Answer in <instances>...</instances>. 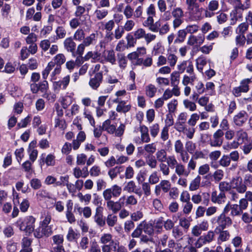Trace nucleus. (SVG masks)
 <instances>
[{
  "label": "nucleus",
  "mask_w": 252,
  "mask_h": 252,
  "mask_svg": "<svg viewBox=\"0 0 252 252\" xmlns=\"http://www.w3.org/2000/svg\"><path fill=\"white\" fill-rule=\"evenodd\" d=\"M229 206L231 207V206H226L222 213L212 219V223L217 225L215 231L223 230L231 225V219L224 214L229 211Z\"/></svg>",
  "instance_id": "obj_1"
},
{
  "label": "nucleus",
  "mask_w": 252,
  "mask_h": 252,
  "mask_svg": "<svg viewBox=\"0 0 252 252\" xmlns=\"http://www.w3.org/2000/svg\"><path fill=\"white\" fill-rule=\"evenodd\" d=\"M66 61V58L63 54L60 53L56 55L52 59V61L48 63L45 68L42 72V77L44 79H46L51 72L55 65L61 66Z\"/></svg>",
  "instance_id": "obj_2"
},
{
  "label": "nucleus",
  "mask_w": 252,
  "mask_h": 252,
  "mask_svg": "<svg viewBox=\"0 0 252 252\" xmlns=\"http://www.w3.org/2000/svg\"><path fill=\"white\" fill-rule=\"evenodd\" d=\"M196 167V161L193 158H191L187 164L186 168L185 165L182 163L179 162L175 168V173L180 177H188L191 171L194 170Z\"/></svg>",
  "instance_id": "obj_3"
},
{
  "label": "nucleus",
  "mask_w": 252,
  "mask_h": 252,
  "mask_svg": "<svg viewBox=\"0 0 252 252\" xmlns=\"http://www.w3.org/2000/svg\"><path fill=\"white\" fill-rule=\"evenodd\" d=\"M35 219L32 216H28L23 219H19L16 222V225L21 231L27 233H32L34 228Z\"/></svg>",
  "instance_id": "obj_4"
},
{
  "label": "nucleus",
  "mask_w": 252,
  "mask_h": 252,
  "mask_svg": "<svg viewBox=\"0 0 252 252\" xmlns=\"http://www.w3.org/2000/svg\"><path fill=\"white\" fill-rule=\"evenodd\" d=\"M252 82V77L251 78H245L242 79L240 85L238 87H235L232 90V94L235 97H239L242 93H247L250 90V84Z\"/></svg>",
  "instance_id": "obj_5"
},
{
  "label": "nucleus",
  "mask_w": 252,
  "mask_h": 252,
  "mask_svg": "<svg viewBox=\"0 0 252 252\" xmlns=\"http://www.w3.org/2000/svg\"><path fill=\"white\" fill-rule=\"evenodd\" d=\"M132 34L137 40L144 39L147 44L154 41L157 37L156 34L150 32H147L145 30L142 28H139L136 29L132 32Z\"/></svg>",
  "instance_id": "obj_6"
},
{
  "label": "nucleus",
  "mask_w": 252,
  "mask_h": 252,
  "mask_svg": "<svg viewBox=\"0 0 252 252\" xmlns=\"http://www.w3.org/2000/svg\"><path fill=\"white\" fill-rule=\"evenodd\" d=\"M143 13V8L139 6L134 10V9L129 4H127L123 10V14L126 19L139 18Z\"/></svg>",
  "instance_id": "obj_7"
},
{
  "label": "nucleus",
  "mask_w": 252,
  "mask_h": 252,
  "mask_svg": "<svg viewBox=\"0 0 252 252\" xmlns=\"http://www.w3.org/2000/svg\"><path fill=\"white\" fill-rule=\"evenodd\" d=\"M171 14L174 18L172 22L173 28L176 29L184 22V12L181 7H177L173 8Z\"/></svg>",
  "instance_id": "obj_8"
},
{
  "label": "nucleus",
  "mask_w": 252,
  "mask_h": 252,
  "mask_svg": "<svg viewBox=\"0 0 252 252\" xmlns=\"http://www.w3.org/2000/svg\"><path fill=\"white\" fill-rule=\"evenodd\" d=\"M203 8L198 5L194 7L187 10L189 19L190 21H199L203 19Z\"/></svg>",
  "instance_id": "obj_9"
},
{
  "label": "nucleus",
  "mask_w": 252,
  "mask_h": 252,
  "mask_svg": "<svg viewBox=\"0 0 252 252\" xmlns=\"http://www.w3.org/2000/svg\"><path fill=\"white\" fill-rule=\"evenodd\" d=\"M53 225H39L34 231L33 234L37 238L48 237L53 234Z\"/></svg>",
  "instance_id": "obj_10"
},
{
  "label": "nucleus",
  "mask_w": 252,
  "mask_h": 252,
  "mask_svg": "<svg viewBox=\"0 0 252 252\" xmlns=\"http://www.w3.org/2000/svg\"><path fill=\"white\" fill-rule=\"evenodd\" d=\"M235 136L236 140L230 143V147L231 148H237L240 144L247 141L248 138L247 132L243 129L237 130L236 132Z\"/></svg>",
  "instance_id": "obj_11"
},
{
  "label": "nucleus",
  "mask_w": 252,
  "mask_h": 252,
  "mask_svg": "<svg viewBox=\"0 0 252 252\" xmlns=\"http://www.w3.org/2000/svg\"><path fill=\"white\" fill-rule=\"evenodd\" d=\"M70 81L69 75H66L61 80L55 81L53 84V89L55 92L59 93L61 90H65L67 88Z\"/></svg>",
  "instance_id": "obj_12"
},
{
  "label": "nucleus",
  "mask_w": 252,
  "mask_h": 252,
  "mask_svg": "<svg viewBox=\"0 0 252 252\" xmlns=\"http://www.w3.org/2000/svg\"><path fill=\"white\" fill-rule=\"evenodd\" d=\"M215 238V232L209 231L206 234L199 237L194 245L196 248H201L203 245L212 242Z\"/></svg>",
  "instance_id": "obj_13"
},
{
  "label": "nucleus",
  "mask_w": 252,
  "mask_h": 252,
  "mask_svg": "<svg viewBox=\"0 0 252 252\" xmlns=\"http://www.w3.org/2000/svg\"><path fill=\"white\" fill-rule=\"evenodd\" d=\"M177 69L181 73L185 71L189 74H194V67L192 62L190 60L183 61L177 65Z\"/></svg>",
  "instance_id": "obj_14"
},
{
  "label": "nucleus",
  "mask_w": 252,
  "mask_h": 252,
  "mask_svg": "<svg viewBox=\"0 0 252 252\" xmlns=\"http://www.w3.org/2000/svg\"><path fill=\"white\" fill-rule=\"evenodd\" d=\"M103 80V74L102 72L95 73L94 76L92 77L89 81V84L91 88L94 90H97L100 86Z\"/></svg>",
  "instance_id": "obj_15"
},
{
  "label": "nucleus",
  "mask_w": 252,
  "mask_h": 252,
  "mask_svg": "<svg viewBox=\"0 0 252 252\" xmlns=\"http://www.w3.org/2000/svg\"><path fill=\"white\" fill-rule=\"evenodd\" d=\"M232 187L240 193L245 192L247 189L243 183V179L240 177L234 178L232 180Z\"/></svg>",
  "instance_id": "obj_16"
},
{
  "label": "nucleus",
  "mask_w": 252,
  "mask_h": 252,
  "mask_svg": "<svg viewBox=\"0 0 252 252\" xmlns=\"http://www.w3.org/2000/svg\"><path fill=\"white\" fill-rule=\"evenodd\" d=\"M205 40L203 34H198L197 35H190L188 39L187 44L190 46H200Z\"/></svg>",
  "instance_id": "obj_17"
},
{
  "label": "nucleus",
  "mask_w": 252,
  "mask_h": 252,
  "mask_svg": "<svg viewBox=\"0 0 252 252\" xmlns=\"http://www.w3.org/2000/svg\"><path fill=\"white\" fill-rule=\"evenodd\" d=\"M248 118V115L247 113L244 111H242L234 115L233 118V122L235 125L238 126H242L246 123Z\"/></svg>",
  "instance_id": "obj_18"
},
{
  "label": "nucleus",
  "mask_w": 252,
  "mask_h": 252,
  "mask_svg": "<svg viewBox=\"0 0 252 252\" xmlns=\"http://www.w3.org/2000/svg\"><path fill=\"white\" fill-rule=\"evenodd\" d=\"M210 195L208 193L202 192L201 194H195L192 196L191 200L195 204H199L201 202L203 204H208L209 201Z\"/></svg>",
  "instance_id": "obj_19"
},
{
  "label": "nucleus",
  "mask_w": 252,
  "mask_h": 252,
  "mask_svg": "<svg viewBox=\"0 0 252 252\" xmlns=\"http://www.w3.org/2000/svg\"><path fill=\"white\" fill-rule=\"evenodd\" d=\"M79 131L76 136V138L72 141V149L75 151L79 148L81 144L84 142L86 139L85 132L82 130Z\"/></svg>",
  "instance_id": "obj_20"
},
{
  "label": "nucleus",
  "mask_w": 252,
  "mask_h": 252,
  "mask_svg": "<svg viewBox=\"0 0 252 252\" xmlns=\"http://www.w3.org/2000/svg\"><path fill=\"white\" fill-rule=\"evenodd\" d=\"M224 133L221 129L217 130L213 134V140L210 141V145L212 147H220L222 144L221 137Z\"/></svg>",
  "instance_id": "obj_21"
},
{
  "label": "nucleus",
  "mask_w": 252,
  "mask_h": 252,
  "mask_svg": "<svg viewBox=\"0 0 252 252\" xmlns=\"http://www.w3.org/2000/svg\"><path fill=\"white\" fill-rule=\"evenodd\" d=\"M244 10L233 9L230 12V23L231 25H235L237 21L242 20Z\"/></svg>",
  "instance_id": "obj_22"
},
{
  "label": "nucleus",
  "mask_w": 252,
  "mask_h": 252,
  "mask_svg": "<svg viewBox=\"0 0 252 252\" xmlns=\"http://www.w3.org/2000/svg\"><path fill=\"white\" fill-rule=\"evenodd\" d=\"M226 196L224 192L218 193L217 191H214L211 194V201L213 203L222 204L225 202Z\"/></svg>",
  "instance_id": "obj_23"
},
{
  "label": "nucleus",
  "mask_w": 252,
  "mask_h": 252,
  "mask_svg": "<svg viewBox=\"0 0 252 252\" xmlns=\"http://www.w3.org/2000/svg\"><path fill=\"white\" fill-rule=\"evenodd\" d=\"M154 20L153 17L148 16L147 19L143 22V25L147 28L150 31L153 32H158V27L157 25V23L156 24H154Z\"/></svg>",
  "instance_id": "obj_24"
},
{
  "label": "nucleus",
  "mask_w": 252,
  "mask_h": 252,
  "mask_svg": "<svg viewBox=\"0 0 252 252\" xmlns=\"http://www.w3.org/2000/svg\"><path fill=\"white\" fill-rule=\"evenodd\" d=\"M103 208L99 206L96 209V213L94 216V220L99 226H103L105 224V220L102 214Z\"/></svg>",
  "instance_id": "obj_25"
},
{
  "label": "nucleus",
  "mask_w": 252,
  "mask_h": 252,
  "mask_svg": "<svg viewBox=\"0 0 252 252\" xmlns=\"http://www.w3.org/2000/svg\"><path fill=\"white\" fill-rule=\"evenodd\" d=\"M131 109V105L128 101L122 100L116 106V111L121 113L126 114L129 112Z\"/></svg>",
  "instance_id": "obj_26"
},
{
  "label": "nucleus",
  "mask_w": 252,
  "mask_h": 252,
  "mask_svg": "<svg viewBox=\"0 0 252 252\" xmlns=\"http://www.w3.org/2000/svg\"><path fill=\"white\" fill-rule=\"evenodd\" d=\"M139 130L141 133V141L142 143H148L151 141V138L149 134V129L145 125L140 126Z\"/></svg>",
  "instance_id": "obj_27"
},
{
  "label": "nucleus",
  "mask_w": 252,
  "mask_h": 252,
  "mask_svg": "<svg viewBox=\"0 0 252 252\" xmlns=\"http://www.w3.org/2000/svg\"><path fill=\"white\" fill-rule=\"evenodd\" d=\"M72 37L66 38L64 42L63 45L65 49L69 52L73 53L75 50L76 43Z\"/></svg>",
  "instance_id": "obj_28"
},
{
  "label": "nucleus",
  "mask_w": 252,
  "mask_h": 252,
  "mask_svg": "<svg viewBox=\"0 0 252 252\" xmlns=\"http://www.w3.org/2000/svg\"><path fill=\"white\" fill-rule=\"evenodd\" d=\"M108 14V10L100 7H97L94 11V15L95 18L98 20H101L104 19Z\"/></svg>",
  "instance_id": "obj_29"
},
{
  "label": "nucleus",
  "mask_w": 252,
  "mask_h": 252,
  "mask_svg": "<svg viewBox=\"0 0 252 252\" xmlns=\"http://www.w3.org/2000/svg\"><path fill=\"white\" fill-rule=\"evenodd\" d=\"M124 171V166L122 165L116 166L109 169L108 174L111 180H113L117 176Z\"/></svg>",
  "instance_id": "obj_30"
},
{
  "label": "nucleus",
  "mask_w": 252,
  "mask_h": 252,
  "mask_svg": "<svg viewBox=\"0 0 252 252\" xmlns=\"http://www.w3.org/2000/svg\"><path fill=\"white\" fill-rule=\"evenodd\" d=\"M167 52V62L170 67H174L177 62L178 58L175 54L171 52V48H168Z\"/></svg>",
  "instance_id": "obj_31"
},
{
  "label": "nucleus",
  "mask_w": 252,
  "mask_h": 252,
  "mask_svg": "<svg viewBox=\"0 0 252 252\" xmlns=\"http://www.w3.org/2000/svg\"><path fill=\"white\" fill-rule=\"evenodd\" d=\"M153 64V59L151 57L147 56L145 59L141 58L138 59L136 62L134 63V65L141 66L143 65L144 67H150Z\"/></svg>",
  "instance_id": "obj_32"
},
{
  "label": "nucleus",
  "mask_w": 252,
  "mask_h": 252,
  "mask_svg": "<svg viewBox=\"0 0 252 252\" xmlns=\"http://www.w3.org/2000/svg\"><path fill=\"white\" fill-rule=\"evenodd\" d=\"M104 61L114 65L116 63L115 52L113 50H107L104 53Z\"/></svg>",
  "instance_id": "obj_33"
},
{
  "label": "nucleus",
  "mask_w": 252,
  "mask_h": 252,
  "mask_svg": "<svg viewBox=\"0 0 252 252\" xmlns=\"http://www.w3.org/2000/svg\"><path fill=\"white\" fill-rule=\"evenodd\" d=\"M97 36L98 33L97 32L92 33L86 37H85L83 42L85 44V45L87 47L94 44L96 42Z\"/></svg>",
  "instance_id": "obj_34"
},
{
  "label": "nucleus",
  "mask_w": 252,
  "mask_h": 252,
  "mask_svg": "<svg viewBox=\"0 0 252 252\" xmlns=\"http://www.w3.org/2000/svg\"><path fill=\"white\" fill-rule=\"evenodd\" d=\"M195 64L197 69L202 73L203 67L207 64L206 58L203 55L200 56L195 60Z\"/></svg>",
  "instance_id": "obj_35"
},
{
  "label": "nucleus",
  "mask_w": 252,
  "mask_h": 252,
  "mask_svg": "<svg viewBox=\"0 0 252 252\" xmlns=\"http://www.w3.org/2000/svg\"><path fill=\"white\" fill-rule=\"evenodd\" d=\"M215 232L220 234L217 240L218 244H220L222 242L228 240L230 238V235L227 230H223L221 231H215Z\"/></svg>",
  "instance_id": "obj_36"
},
{
  "label": "nucleus",
  "mask_w": 252,
  "mask_h": 252,
  "mask_svg": "<svg viewBox=\"0 0 252 252\" xmlns=\"http://www.w3.org/2000/svg\"><path fill=\"white\" fill-rule=\"evenodd\" d=\"M100 243L103 245H114V241L112 239V236L110 234L106 233L103 234L100 238Z\"/></svg>",
  "instance_id": "obj_37"
},
{
  "label": "nucleus",
  "mask_w": 252,
  "mask_h": 252,
  "mask_svg": "<svg viewBox=\"0 0 252 252\" xmlns=\"http://www.w3.org/2000/svg\"><path fill=\"white\" fill-rule=\"evenodd\" d=\"M117 61L120 69L122 70H124L127 64V61L125 55L122 53L118 54Z\"/></svg>",
  "instance_id": "obj_38"
},
{
  "label": "nucleus",
  "mask_w": 252,
  "mask_h": 252,
  "mask_svg": "<svg viewBox=\"0 0 252 252\" xmlns=\"http://www.w3.org/2000/svg\"><path fill=\"white\" fill-rule=\"evenodd\" d=\"M73 175L76 178H79L81 177L85 178L86 177L89 173L87 172V168L84 167L82 170L79 167H76L73 169Z\"/></svg>",
  "instance_id": "obj_39"
},
{
  "label": "nucleus",
  "mask_w": 252,
  "mask_h": 252,
  "mask_svg": "<svg viewBox=\"0 0 252 252\" xmlns=\"http://www.w3.org/2000/svg\"><path fill=\"white\" fill-rule=\"evenodd\" d=\"M172 235L176 241L179 242L183 239L184 233L178 226H176L172 229Z\"/></svg>",
  "instance_id": "obj_40"
},
{
  "label": "nucleus",
  "mask_w": 252,
  "mask_h": 252,
  "mask_svg": "<svg viewBox=\"0 0 252 252\" xmlns=\"http://www.w3.org/2000/svg\"><path fill=\"white\" fill-rule=\"evenodd\" d=\"M100 56V54L97 52L89 51L85 55L83 58L86 61H88L91 59L93 60V62H95L99 60Z\"/></svg>",
  "instance_id": "obj_41"
},
{
  "label": "nucleus",
  "mask_w": 252,
  "mask_h": 252,
  "mask_svg": "<svg viewBox=\"0 0 252 252\" xmlns=\"http://www.w3.org/2000/svg\"><path fill=\"white\" fill-rule=\"evenodd\" d=\"M145 94L148 97L152 98L157 93V88L154 85L150 84L145 87Z\"/></svg>",
  "instance_id": "obj_42"
},
{
  "label": "nucleus",
  "mask_w": 252,
  "mask_h": 252,
  "mask_svg": "<svg viewBox=\"0 0 252 252\" xmlns=\"http://www.w3.org/2000/svg\"><path fill=\"white\" fill-rule=\"evenodd\" d=\"M143 151L148 154L147 156L153 155L157 151L155 143L146 144L143 146Z\"/></svg>",
  "instance_id": "obj_43"
},
{
  "label": "nucleus",
  "mask_w": 252,
  "mask_h": 252,
  "mask_svg": "<svg viewBox=\"0 0 252 252\" xmlns=\"http://www.w3.org/2000/svg\"><path fill=\"white\" fill-rule=\"evenodd\" d=\"M104 130L107 131L110 134H115L116 131V126L111 124V121L109 119L105 121L102 123Z\"/></svg>",
  "instance_id": "obj_44"
},
{
  "label": "nucleus",
  "mask_w": 252,
  "mask_h": 252,
  "mask_svg": "<svg viewBox=\"0 0 252 252\" xmlns=\"http://www.w3.org/2000/svg\"><path fill=\"white\" fill-rule=\"evenodd\" d=\"M200 181L201 177L199 175L197 176L191 181L189 186V189L190 191L196 190L200 187Z\"/></svg>",
  "instance_id": "obj_45"
},
{
  "label": "nucleus",
  "mask_w": 252,
  "mask_h": 252,
  "mask_svg": "<svg viewBox=\"0 0 252 252\" xmlns=\"http://www.w3.org/2000/svg\"><path fill=\"white\" fill-rule=\"evenodd\" d=\"M136 23L132 19H126L124 25L122 26L126 32H129L133 30Z\"/></svg>",
  "instance_id": "obj_46"
},
{
  "label": "nucleus",
  "mask_w": 252,
  "mask_h": 252,
  "mask_svg": "<svg viewBox=\"0 0 252 252\" xmlns=\"http://www.w3.org/2000/svg\"><path fill=\"white\" fill-rule=\"evenodd\" d=\"M80 236V234L73 230L72 227H69L66 235V239L68 241L72 242L77 240Z\"/></svg>",
  "instance_id": "obj_47"
},
{
  "label": "nucleus",
  "mask_w": 252,
  "mask_h": 252,
  "mask_svg": "<svg viewBox=\"0 0 252 252\" xmlns=\"http://www.w3.org/2000/svg\"><path fill=\"white\" fill-rule=\"evenodd\" d=\"M157 160L159 162H163L167 159V152L164 149L158 150L156 153Z\"/></svg>",
  "instance_id": "obj_48"
},
{
  "label": "nucleus",
  "mask_w": 252,
  "mask_h": 252,
  "mask_svg": "<svg viewBox=\"0 0 252 252\" xmlns=\"http://www.w3.org/2000/svg\"><path fill=\"white\" fill-rule=\"evenodd\" d=\"M124 189L129 192L138 193L139 189L137 188L135 183L133 181L128 182L125 187Z\"/></svg>",
  "instance_id": "obj_49"
},
{
  "label": "nucleus",
  "mask_w": 252,
  "mask_h": 252,
  "mask_svg": "<svg viewBox=\"0 0 252 252\" xmlns=\"http://www.w3.org/2000/svg\"><path fill=\"white\" fill-rule=\"evenodd\" d=\"M146 163L151 168H156L157 166L158 160L153 156H147L146 157Z\"/></svg>",
  "instance_id": "obj_50"
},
{
  "label": "nucleus",
  "mask_w": 252,
  "mask_h": 252,
  "mask_svg": "<svg viewBox=\"0 0 252 252\" xmlns=\"http://www.w3.org/2000/svg\"><path fill=\"white\" fill-rule=\"evenodd\" d=\"M249 28V25L247 22L242 23L237 27L236 32L238 34L245 35Z\"/></svg>",
  "instance_id": "obj_51"
},
{
  "label": "nucleus",
  "mask_w": 252,
  "mask_h": 252,
  "mask_svg": "<svg viewBox=\"0 0 252 252\" xmlns=\"http://www.w3.org/2000/svg\"><path fill=\"white\" fill-rule=\"evenodd\" d=\"M73 98L70 95H65L61 97V103L63 109H66L72 103Z\"/></svg>",
  "instance_id": "obj_52"
},
{
  "label": "nucleus",
  "mask_w": 252,
  "mask_h": 252,
  "mask_svg": "<svg viewBox=\"0 0 252 252\" xmlns=\"http://www.w3.org/2000/svg\"><path fill=\"white\" fill-rule=\"evenodd\" d=\"M187 34L188 33L186 32L185 29L178 31L177 32V37L174 40V43H182L184 42Z\"/></svg>",
  "instance_id": "obj_53"
},
{
  "label": "nucleus",
  "mask_w": 252,
  "mask_h": 252,
  "mask_svg": "<svg viewBox=\"0 0 252 252\" xmlns=\"http://www.w3.org/2000/svg\"><path fill=\"white\" fill-rule=\"evenodd\" d=\"M189 75L190 76L185 75L183 76V78L182 80V84L185 86H188V84H192L194 81L196 79V77L194 73L193 74Z\"/></svg>",
  "instance_id": "obj_54"
},
{
  "label": "nucleus",
  "mask_w": 252,
  "mask_h": 252,
  "mask_svg": "<svg viewBox=\"0 0 252 252\" xmlns=\"http://www.w3.org/2000/svg\"><path fill=\"white\" fill-rule=\"evenodd\" d=\"M55 156L53 154H48L45 158L42 159V161L46 163L47 166H54L56 163Z\"/></svg>",
  "instance_id": "obj_55"
},
{
  "label": "nucleus",
  "mask_w": 252,
  "mask_h": 252,
  "mask_svg": "<svg viewBox=\"0 0 252 252\" xmlns=\"http://www.w3.org/2000/svg\"><path fill=\"white\" fill-rule=\"evenodd\" d=\"M85 37V31L82 29H77L74 32L73 38L78 41L83 40Z\"/></svg>",
  "instance_id": "obj_56"
},
{
  "label": "nucleus",
  "mask_w": 252,
  "mask_h": 252,
  "mask_svg": "<svg viewBox=\"0 0 252 252\" xmlns=\"http://www.w3.org/2000/svg\"><path fill=\"white\" fill-rule=\"evenodd\" d=\"M183 104L185 108L190 111L193 112L196 110L197 106L195 103L188 99L184 100Z\"/></svg>",
  "instance_id": "obj_57"
},
{
  "label": "nucleus",
  "mask_w": 252,
  "mask_h": 252,
  "mask_svg": "<svg viewBox=\"0 0 252 252\" xmlns=\"http://www.w3.org/2000/svg\"><path fill=\"white\" fill-rule=\"evenodd\" d=\"M185 148L187 152L193 154L196 150V145L192 141H187L185 143Z\"/></svg>",
  "instance_id": "obj_58"
},
{
  "label": "nucleus",
  "mask_w": 252,
  "mask_h": 252,
  "mask_svg": "<svg viewBox=\"0 0 252 252\" xmlns=\"http://www.w3.org/2000/svg\"><path fill=\"white\" fill-rule=\"evenodd\" d=\"M73 206H67V211L66 212V217L68 221L72 223L75 221V218L73 214Z\"/></svg>",
  "instance_id": "obj_59"
},
{
  "label": "nucleus",
  "mask_w": 252,
  "mask_h": 252,
  "mask_svg": "<svg viewBox=\"0 0 252 252\" xmlns=\"http://www.w3.org/2000/svg\"><path fill=\"white\" fill-rule=\"evenodd\" d=\"M41 218L43 220L40 222L39 225H49V224L51 220V216L50 213L44 212L42 214Z\"/></svg>",
  "instance_id": "obj_60"
},
{
  "label": "nucleus",
  "mask_w": 252,
  "mask_h": 252,
  "mask_svg": "<svg viewBox=\"0 0 252 252\" xmlns=\"http://www.w3.org/2000/svg\"><path fill=\"white\" fill-rule=\"evenodd\" d=\"M158 185L162 189V191L164 193L169 191L171 186L170 182L165 180H161Z\"/></svg>",
  "instance_id": "obj_61"
},
{
  "label": "nucleus",
  "mask_w": 252,
  "mask_h": 252,
  "mask_svg": "<svg viewBox=\"0 0 252 252\" xmlns=\"http://www.w3.org/2000/svg\"><path fill=\"white\" fill-rule=\"evenodd\" d=\"M232 189V180L230 183H228L225 181L221 182L219 184V189L221 192L227 191Z\"/></svg>",
  "instance_id": "obj_62"
},
{
  "label": "nucleus",
  "mask_w": 252,
  "mask_h": 252,
  "mask_svg": "<svg viewBox=\"0 0 252 252\" xmlns=\"http://www.w3.org/2000/svg\"><path fill=\"white\" fill-rule=\"evenodd\" d=\"M247 43V38L245 35L240 34L236 35L235 37V43L237 46H244L245 43Z\"/></svg>",
  "instance_id": "obj_63"
},
{
  "label": "nucleus",
  "mask_w": 252,
  "mask_h": 252,
  "mask_svg": "<svg viewBox=\"0 0 252 252\" xmlns=\"http://www.w3.org/2000/svg\"><path fill=\"white\" fill-rule=\"evenodd\" d=\"M166 161L169 167L171 169L175 168L179 163L174 156H168Z\"/></svg>",
  "instance_id": "obj_64"
}]
</instances>
